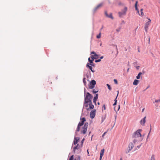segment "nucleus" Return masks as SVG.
I'll use <instances>...</instances> for the list:
<instances>
[{"instance_id": "56", "label": "nucleus", "mask_w": 160, "mask_h": 160, "mask_svg": "<svg viewBox=\"0 0 160 160\" xmlns=\"http://www.w3.org/2000/svg\"><path fill=\"white\" fill-rule=\"evenodd\" d=\"M102 44V43H101V44H100V46H101Z\"/></svg>"}, {"instance_id": "29", "label": "nucleus", "mask_w": 160, "mask_h": 160, "mask_svg": "<svg viewBox=\"0 0 160 160\" xmlns=\"http://www.w3.org/2000/svg\"><path fill=\"white\" fill-rule=\"evenodd\" d=\"M107 86H108V89L110 90H111V89H112V88H111V87H110V85L109 84H107Z\"/></svg>"}, {"instance_id": "58", "label": "nucleus", "mask_w": 160, "mask_h": 160, "mask_svg": "<svg viewBox=\"0 0 160 160\" xmlns=\"http://www.w3.org/2000/svg\"><path fill=\"white\" fill-rule=\"evenodd\" d=\"M138 52H140V51H139V50H138Z\"/></svg>"}, {"instance_id": "40", "label": "nucleus", "mask_w": 160, "mask_h": 160, "mask_svg": "<svg viewBox=\"0 0 160 160\" xmlns=\"http://www.w3.org/2000/svg\"><path fill=\"white\" fill-rule=\"evenodd\" d=\"M141 146V144L140 145H138V146H137V147L138 148H139Z\"/></svg>"}, {"instance_id": "53", "label": "nucleus", "mask_w": 160, "mask_h": 160, "mask_svg": "<svg viewBox=\"0 0 160 160\" xmlns=\"http://www.w3.org/2000/svg\"><path fill=\"white\" fill-rule=\"evenodd\" d=\"M120 108V106L119 105V107H118V109Z\"/></svg>"}, {"instance_id": "8", "label": "nucleus", "mask_w": 160, "mask_h": 160, "mask_svg": "<svg viewBox=\"0 0 160 160\" xmlns=\"http://www.w3.org/2000/svg\"><path fill=\"white\" fill-rule=\"evenodd\" d=\"M90 83L91 85L89 87V88L90 89L93 88L95 87V85L96 84V82L94 80H92L90 82Z\"/></svg>"}, {"instance_id": "26", "label": "nucleus", "mask_w": 160, "mask_h": 160, "mask_svg": "<svg viewBox=\"0 0 160 160\" xmlns=\"http://www.w3.org/2000/svg\"><path fill=\"white\" fill-rule=\"evenodd\" d=\"M86 78H83V82L84 83V85H86Z\"/></svg>"}, {"instance_id": "44", "label": "nucleus", "mask_w": 160, "mask_h": 160, "mask_svg": "<svg viewBox=\"0 0 160 160\" xmlns=\"http://www.w3.org/2000/svg\"><path fill=\"white\" fill-rule=\"evenodd\" d=\"M103 58V56H101L100 58V59H102Z\"/></svg>"}, {"instance_id": "5", "label": "nucleus", "mask_w": 160, "mask_h": 160, "mask_svg": "<svg viewBox=\"0 0 160 160\" xmlns=\"http://www.w3.org/2000/svg\"><path fill=\"white\" fill-rule=\"evenodd\" d=\"M127 11V7H124V9L121 12H118V14L120 17H121L122 15H125L126 14V12Z\"/></svg>"}, {"instance_id": "43", "label": "nucleus", "mask_w": 160, "mask_h": 160, "mask_svg": "<svg viewBox=\"0 0 160 160\" xmlns=\"http://www.w3.org/2000/svg\"><path fill=\"white\" fill-rule=\"evenodd\" d=\"M87 152H88V156H89V152H88V150H87Z\"/></svg>"}, {"instance_id": "22", "label": "nucleus", "mask_w": 160, "mask_h": 160, "mask_svg": "<svg viewBox=\"0 0 160 160\" xmlns=\"http://www.w3.org/2000/svg\"><path fill=\"white\" fill-rule=\"evenodd\" d=\"M88 60L90 62V64H89L92 65V63H93V60L92 59L91 60L89 58H88Z\"/></svg>"}, {"instance_id": "18", "label": "nucleus", "mask_w": 160, "mask_h": 160, "mask_svg": "<svg viewBox=\"0 0 160 160\" xmlns=\"http://www.w3.org/2000/svg\"><path fill=\"white\" fill-rule=\"evenodd\" d=\"M81 147V146L79 145L78 144L77 145V146L73 148V150L74 151V152H75V150L76 149H78L79 148H80Z\"/></svg>"}, {"instance_id": "46", "label": "nucleus", "mask_w": 160, "mask_h": 160, "mask_svg": "<svg viewBox=\"0 0 160 160\" xmlns=\"http://www.w3.org/2000/svg\"><path fill=\"white\" fill-rule=\"evenodd\" d=\"M102 157H101V156H100V160H101Z\"/></svg>"}, {"instance_id": "2", "label": "nucleus", "mask_w": 160, "mask_h": 160, "mask_svg": "<svg viewBox=\"0 0 160 160\" xmlns=\"http://www.w3.org/2000/svg\"><path fill=\"white\" fill-rule=\"evenodd\" d=\"M92 96L90 94L89 92H87L86 95L85 94L84 102V106L85 107H88V103L89 102H92Z\"/></svg>"}, {"instance_id": "51", "label": "nucleus", "mask_w": 160, "mask_h": 160, "mask_svg": "<svg viewBox=\"0 0 160 160\" xmlns=\"http://www.w3.org/2000/svg\"><path fill=\"white\" fill-rule=\"evenodd\" d=\"M129 68H128V69H127V72H128V71H129Z\"/></svg>"}, {"instance_id": "25", "label": "nucleus", "mask_w": 160, "mask_h": 160, "mask_svg": "<svg viewBox=\"0 0 160 160\" xmlns=\"http://www.w3.org/2000/svg\"><path fill=\"white\" fill-rule=\"evenodd\" d=\"M93 60H94V59H97V58H95V57L93 55H92L90 57Z\"/></svg>"}, {"instance_id": "47", "label": "nucleus", "mask_w": 160, "mask_h": 160, "mask_svg": "<svg viewBox=\"0 0 160 160\" xmlns=\"http://www.w3.org/2000/svg\"><path fill=\"white\" fill-rule=\"evenodd\" d=\"M91 65L92 66H94V64L92 63V65Z\"/></svg>"}, {"instance_id": "24", "label": "nucleus", "mask_w": 160, "mask_h": 160, "mask_svg": "<svg viewBox=\"0 0 160 160\" xmlns=\"http://www.w3.org/2000/svg\"><path fill=\"white\" fill-rule=\"evenodd\" d=\"M98 92V90L97 89V90H96L95 89H93L92 90V92L93 93H97V92Z\"/></svg>"}, {"instance_id": "41", "label": "nucleus", "mask_w": 160, "mask_h": 160, "mask_svg": "<svg viewBox=\"0 0 160 160\" xmlns=\"http://www.w3.org/2000/svg\"><path fill=\"white\" fill-rule=\"evenodd\" d=\"M105 14L107 17H108V14L106 12H105Z\"/></svg>"}, {"instance_id": "19", "label": "nucleus", "mask_w": 160, "mask_h": 160, "mask_svg": "<svg viewBox=\"0 0 160 160\" xmlns=\"http://www.w3.org/2000/svg\"><path fill=\"white\" fill-rule=\"evenodd\" d=\"M139 82V81L138 80L135 79L134 80L133 82V84L134 85H137Z\"/></svg>"}, {"instance_id": "37", "label": "nucleus", "mask_w": 160, "mask_h": 160, "mask_svg": "<svg viewBox=\"0 0 160 160\" xmlns=\"http://www.w3.org/2000/svg\"><path fill=\"white\" fill-rule=\"evenodd\" d=\"M107 133V132H105L102 135V137H103L106 134V133Z\"/></svg>"}, {"instance_id": "6", "label": "nucleus", "mask_w": 160, "mask_h": 160, "mask_svg": "<svg viewBox=\"0 0 160 160\" xmlns=\"http://www.w3.org/2000/svg\"><path fill=\"white\" fill-rule=\"evenodd\" d=\"M85 107L87 110L89 111L91 109H93L94 108V105L92 104V102H91L88 103V107Z\"/></svg>"}, {"instance_id": "31", "label": "nucleus", "mask_w": 160, "mask_h": 160, "mask_svg": "<svg viewBox=\"0 0 160 160\" xmlns=\"http://www.w3.org/2000/svg\"><path fill=\"white\" fill-rule=\"evenodd\" d=\"M73 155H72L71 157L69 160H73Z\"/></svg>"}, {"instance_id": "34", "label": "nucleus", "mask_w": 160, "mask_h": 160, "mask_svg": "<svg viewBox=\"0 0 160 160\" xmlns=\"http://www.w3.org/2000/svg\"><path fill=\"white\" fill-rule=\"evenodd\" d=\"M118 94H117V96L116 98L115 99V100H114V101H115V102H117V98L118 96Z\"/></svg>"}, {"instance_id": "21", "label": "nucleus", "mask_w": 160, "mask_h": 160, "mask_svg": "<svg viewBox=\"0 0 160 160\" xmlns=\"http://www.w3.org/2000/svg\"><path fill=\"white\" fill-rule=\"evenodd\" d=\"M142 74L141 72H139L138 74V76L136 77L137 79H139L140 78L141 75Z\"/></svg>"}, {"instance_id": "27", "label": "nucleus", "mask_w": 160, "mask_h": 160, "mask_svg": "<svg viewBox=\"0 0 160 160\" xmlns=\"http://www.w3.org/2000/svg\"><path fill=\"white\" fill-rule=\"evenodd\" d=\"M101 37V32H100L99 34L97 36V38H100Z\"/></svg>"}, {"instance_id": "23", "label": "nucleus", "mask_w": 160, "mask_h": 160, "mask_svg": "<svg viewBox=\"0 0 160 160\" xmlns=\"http://www.w3.org/2000/svg\"><path fill=\"white\" fill-rule=\"evenodd\" d=\"M143 8H142L140 10L141 11V14L142 16H143L144 15V13H143Z\"/></svg>"}, {"instance_id": "33", "label": "nucleus", "mask_w": 160, "mask_h": 160, "mask_svg": "<svg viewBox=\"0 0 160 160\" xmlns=\"http://www.w3.org/2000/svg\"><path fill=\"white\" fill-rule=\"evenodd\" d=\"M101 61V59H98V60H96L95 61V62H100Z\"/></svg>"}, {"instance_id": "11", "label": "nucleus", "mask_w": 160, "mask_h": 160, "mask_svg": "<svg viewBox=\"0 0 160 160\" xmlns=\"http://www.w3.org/2000/svg\"><path fill=\"white\" fill-rule=\"evenodd\" d=\"M103 3H101L98 5L94 9V12L96 11L98 9L100 8H101L103 5Z\"/></svg>"}, {"instance_id": "55", "label": "nucleus", "mask_w": 160, "mask_h": 160, "mask_svg": "<svg viewBox=\"0 0 160 160\" xmlns=\"http://www.w3.org/2000/svg\"><path fill=\"white\" fill-rule=\"evenodd\" d=\"M98 105H99L100 104V103L99 102L98 103Z\"/></svg>"}, {"instance_id": "20", "label": "nucleus", "mask_w": 160, "mask_h": 160, "mask_svg": "<svg viewBox=\"0 0 160 160\" xmlns=\"http://www.w3.org/2000/svg\"><path fill=\"white\" fill-rule=\"evenodd\" d=\"M104 149H102L100 152V156L102 157L104 154Z\"/></svg>"}, {"instance_id": "16", "label": "nucleus", "mask_w": 160, "mask_h": 160, "mask_svg": "<svg viewBox=\"0 0 160 160\" xmlns=\"http://www.w3.org/2000/svg\"><path fill=\"white\" fill-rule=\"evenodd\" d=\"M86 67H87L89 68V69L91 70V71L92 72H94V70H93L92 69V68L91 66H90L89 65V63H87V65H86Z\"/></svg>"}, {"instance_id": "14", "label": "nucleus", "mask_w": 160, "mask_h": 160, "mask_svg": "<svg viewBox=\"0 0 160 160\" xmlns=\"http://www.w3.org/2000/svg\"><path fill=\"white\" fill-rule=\"evenodd\" d=\"M138 2L137 1L136 2V3H135V10L137 11V12L139 14V10H138V7H137V4H138Z\"/></svg>"}, {"instance_id": "35", "label": "nucleus", "mask_w": 160, "mask_h": 160, "mask_svg": "<svg viewBox=\"0 0 160 160\" xmlns=\"http://www.w3.org/2000/svg\"><path fill=\"white\" fill-rule=\"evenodd\" d=\"M155 102H160V99H158V100H156L155 101Z\"/></svg>"}, {"instance_id": "30", "label": "nucleus", "mask_w": 160, "mask_h": 160, "mask_svg": "<svg viewBox=\"0 0 160 160\" xmlns=\"http://www.w3.org/2000/svg\"><path fill=\"white\" fill-rule=\"evenodd\" d=\"M108 17L112 19H113V17H112L111 13H110V14L109 15H108Z\"/></svg>"}, {"instance_id": "57", "label": "nucleus", "mask_w": 160, "mask_h": 160, "mask_svg": "<svg viewBox=\"0 0 160 160\" xmlns=\"http://www.w3.org/2000/svg\"><path fill=\"white\" fill-rule=\"evenodd\" d=\"M85 89L84 88V92H85Z\"/></svg>"}, {"instance_id": "49", "label": "nucleus", "mask_w": 160, "mask_h": 160, "mask_svg": "<svg viewBox=\"0 0 160 160\" xmlns=\"http://www.w3.org/2000/svg\"><path fill=\"white\" fill-rule=\"evenodd\" d=\"M103 28V26H102V28H101V29H100V30H102V29Z\"/></svg>"}, {"instance_id": "52", "label": "nucleus", "mask_w": 160, "mask_h": 160, "mask_svg": "<svg viewBox=\"0 0 160 160\" xmlns=\"http://www.w3.org/2000/svg\"><path fill=\"white\" fill-rule=\"evenodd\" d=\"M144 108H143V109L142 110V112H143V111H144Z\"/></svg>"}, {"instance_id": "32", "label": "nucleus", "mask_w": 160, "mask_h": 160, "mask_svg": "<svg viewBox=\"0 0 160 160\" xmlns=\"http://www.w3.org/2000/svg\"><path fill=\"white\" fill-rule=\"evenodd\" d=\"M114 82L116 84H118V81H117V80L116 79H114Z\"/></svg>"}, {"instance_id": "59", "label": "nucleus", "mask_w": 160, "mask_h": 160, "mask_svg": "<svg viewBox=\"0 0 160 160\" xmlns=\"http://www.w3.org/2000/svg\"><path fill=\"white\" fill-rule=\"evenodd\" d=\"M103 121V120H102V122Z\"/></svg>"}, {"instance_id": "13", "label": "nucleus", "mask_w": 160, "mask_h": 160, "mask_svg": "<svg viewBox=\"0 0 160 160\" xmlns=\"http://www.w3.org/2000/svg\"><path fill=\"white\" fill-rule=\"evenodd\" d=\"M79 140V138H78L75 137L73 141V144L75 145L77 144Z\"/></svg>"}, {"instance_id": "7", "label": "nucleus", "mask_w": 160, "mask_h": 160, "mask_svg": "<svg viewBox=\"0 0 160 160\" xmlns=\"http://www.w3.org/2000/svg\"><path fill=\"white\" fill-rule=\"evenodd\" d=\"M148 19L149 20V21L148 22L145 23V27L144 28L146 32H147L149 26V25L151 22V20L149 18H148Z\"/></svg>"}, {"instance_id": "4", "label": "nucleus", "mask_w": 160, "mask_h": 160, "mask_svg": "<svg viewBox=\"0 0 160 160\" xmlns=\"http://www.w3.org/2000/svg\"><path fill=\"white\" fill-rule=\"evenodd\" d=\"M88 125V122L85 123L84 126L82 127V130H81V134H85L87 131Z\"/></svg>"}, {"instance_id": "28", "label": "nucleus", "mask_w": 160, "mask_h": 160, "mask_svg": "<svg viewBox=\"0 0 160 160\" xmlns=\"http://www.w3.org/2000/svg\"><path fill=\"white\" fill-rule=\"evenodd\" d=\"M150 160H155L154 156L152 155L151 157Z\"/></svg>"}, {"instance_id": "42", "label": "nucleus", "mask_w": 160, "mask_h": 160, "mask_svg": "<svg viewBox=\"0 0 160 160\" xmlns=\"http://www.w3.org/2000/svg\"><path fill=\"white\" fill-rule=\"evenodd\" d=\"M117 104V102H115L113 104V106H114L115 105H116Z\"/></svg>"}, {"instance_id": "36", "label": "nucleus", "mask_w": 160, "mask_h": 160, "mask_svg": "<svg viewBox=\"0 0 160 160\" xmlns=\"http://www.w3.org/2000/svg\"><path fill=\"white\" fill-rule=\"evenodd\" d=\"M84 139L83 138V139L82 140V141H81V142H82V144H81V147H82V143L83 142V141H84Z\"/></svg>"}, {"instance_id": "9", "label": "nucleus", "mask_w": 160, "mask_h": 160, "mask_svg": "<svg viewBox=\"0 0 160 160\" xmlns=\"http://www.w3.org/2000/svg\"><path fill=\"white\" fill-rule=\"evenodd\" d=\"M134 145L132 142L130 143L128 145V152H126V153H127L129 152L133 148Z\"/></svg>"}, {"instance_id": "48", "label": "nucleus", "mask_w": 160, "mask_h": 160, "mask_svg": "<svg viewBox=\"0 0 160 160\" xmlns=\"http://www.w3.org/2000/svg\"><path fill=\"white\" fill-rule=\"evenodd\" d=\"M117 32H119L120 30H119L117 29Z\"/></svg>"}, {"instance_id": "45", "label": "nucleus", "mask_w": 160, "mask_h": 160, "mask_svg": "<svg viewBox=\"0 0 160 160\" xmlns=\"http://www.w3.org/2000/svg\"><path fill=\"white\" fill-rule=\"evenodd\" d=\"M139 66H137L136 67L137 69H139Z\"/></svg>"}, {"instance_id": "39", "label": "nucleus", "mask_w": 160, "mask_h": 160, "mask_svg": "<svg viewBox=\"0 0 160 160\" xmlns=\"http://www.w3.org/2000/svg\"><path fill=\"white\" fill-rule=\"evenodd\" d=\"M102 108H103L104 109V110H105L106 109V108H105V105H104L103 106V107H102Z\"/></svg>"}, {"instance_id": "12", "label": "nucleus", "mask_w": 160, "mask_h": 160, "mask_svg": "<svg viewBox=\"0 0 160 160\" xmlns=\"http://www.w3.org/2000/svg\"><path fill=\"white\" fill-rule=\"evenodd\" d=\"M146 117H145L144 118H143L141 120L140 122L141 124L142 125L144 126V125L145 123L146 122L145 119Z\"/></svg>"}, {"instance_id": "10", "label": "nucleus", "mask_w": 160, "mask_h": 160, "mask_svg": "<svg viewBox=\"0 0 160 160\" xmlns=\"http://www.w3.org/2000/svg\"><path fill=\"white\" fill-rule=\"evenodd\" d=\"M96 112V111L95 109H94L90 113V116L91 118H94L95 115V113Z\"/></svg>"}, {"instance_id": "15", "label": "nucleus", "mask_w": 160, "mask_h": 160, "mask_svg": "<svg viewBox=\"0 0 160 160\" xmlns=\"http://www.w3.org/2000/svg\"><path fill=\"white\" fill-rule=\"evenodd\" d=\"M98 94H96V96L94 97L93 102L95 104H96V101L98 98Z\"/></svg>"}, {"instance_id": "54", "label": "nucleus", "mask_w": 160, "mask_h": 160, "mask_svg": "<svg viewBox=\"0 0 160 160\" xmlns=\"http://www.w3.org/2000/svg\"><path fill=\"white\" fill-rule=\"evenodd\" d=\"M120 160H122V158H121L120 159Z\"/></svg>"}, {"instance_id": "50", "label": "nucleus", "mask_w": 160, "mask_h": 160, "mask_svg": "<svg viewBox=\"0 0 160 160\" xmlns=\"http://www.w3.org/2000/svg\"><path fill=\"white\" fill-rule=\"evenodd\" d=\"M148 42H149V43L150 42V38H149Z\"/></svg>"}, {"instance_id": "1", "label": "nucleus", "mask_w": 160, "mask_h": 160, "mask_svg": "<svg viewBox=\"0 0 160 160\" xmlns=\"http://www.w3.org/2000/svg\"><path fill=\"white\" fill-rule=\"evenodd\" d=\"M141 129H138L134 132L132 135V138L133 139V142L134 143L136 142H141L143 139V138L141 134Z\"/></svg>"}, {"instance_id": "38", "label": "nucleus", "mask_w": 160, "mask_h": 160, "mask_svg": "<svg viewBox=\"0 0 160 160\" xmlns=\"http://www.w3.org/2000/svg\"><path fill=\"white\" fill-rule=\"evenodd\" d=\"M151 127L150 129V131L149 132V133L148 134V137H149V134H150V132H151Z\"/></svg>"}, {"instance_id": "3", "label": "nucleus", "mask_w": 160, "mask_h": 160, "mask_svg": "<svg viewBox=\"0 0 160 160\" xmlns=\"http://www.w3.org/2000/svg\"><path fill=\"white\" fill-rule=\"evenodd\" d=\"M85 121L86 119L85 118H83L81 119V122L78 124L76 132H79L80 131V127L83 125L84 122Z\"/></svg>"}, {"instance_id": "17", "label": "nucleus", "mask_w": 160, "mask_h": 160, "mask_svg": "<svg viewBox=\"0 0 160 160\" xmlns=\"http://www.w3.org/2000/svg\"><path fill=\"white\" fill-rule=\"evenodd\" d=\"M91 54H93L95 58H97V59L98 58L99 55L97 54L94 52L93 51L91 52Z\"/></svg>"}]
</instances>
